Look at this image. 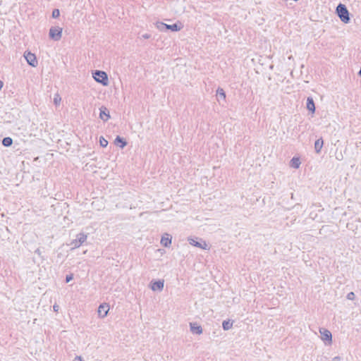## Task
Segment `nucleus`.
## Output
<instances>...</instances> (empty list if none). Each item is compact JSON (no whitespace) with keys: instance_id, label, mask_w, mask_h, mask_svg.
<instances>
[{"instance_id":"nucleus-1","label":"nucleus","mask_w":361,"mask_h":361,"mask_svg":"<svg viewBox=\"0 0 361 361\" xmlns=\"http://www.w3.org/2000/svg\"><path fill=\"white\" fill-rule=\"evenodd\" d=\"M336 13L343 23H348L350 22V13L345 5L341 3L338 4L336 8Z\"/></svg>"},{"instance_id":"nucleus-2","label":"nucleus","mask_w":361,"mask_h":361,"mask_svg":"<svg viewBox=\"0 0 361 361\" xmlns=\"http://www.w3.org/2000/svg\"><path fill=\"white\" fill-rule=\"evenodd\" d=\"M93 78L102 85H107L109 79L106 72L103 71L96 70L92 73Z\"/></svg>"},{"instance_id":"nucleus-3","label":"nucleus","mask_w":361,"mask_h":361,"mask_svg":"<svg viewBox=\"0 0 361 361\" xmlns=\"http://www.w3.org/2000/svg\"><path fill=\"white\" fill-rule=\"evenodd\" d=\"M188 241L191 245L201 248L202 250L209 249L208 244L202 238H188Z\"/></svg>"},{"instance_id":"nucleus-4","label":"nucleus","mask_w":361,"mask_h":361,"mask_svg":"<svg viewBox=\"0 0 361 361\" xmlns=\"http://www.w3.org/2000/svg\"><path fill=\"white\" fill-rule=\"evenodd\" d=\"M63 29L60 27H51L49 29V37L54 41H59L61 39L62 36Z\"/></svg>"},{"instance_id":"nucleus-5","label":"nucleus","mask_w":361,"mask_h":361,"mask_svg":"<svg viewBox=\"0 0 361 361\" xmlns=\"http://www.w3.org/2000/svg\"><path fill=\"white\" fill-rule=\"evenodd\" d=\"M24 57L27 61V63L32 67H37L38 65V61L37 60L35 54L31 53L30 51H25Z\"/></svg>"},{"instance_id":"nucleus-6","label":"nucleus","mask_w":361,"mask_h":361,"mask_svg":"<svg viewBox=\"0 0 361 361\" xmlns=\"http://www.w3.org/2000/svg\"><path fill=\"white\" fill-rule=\"evenodd\" d=\"M87 240V235L83 233H80L76 235V238L72 240L71 245L73 248L79 247Z\"/></svg>"},{"instance_id":"nucleus-7","label":"nucleus","mask_w":361,"mask_h":361,"mask_svg":"<svg viewBox=\"0 0 361 361\" xmlns=\"http://www.w3.org/2000/svg\"><path fill=\"white\" fill-rule=\"evenodd\" d=\"M149 286H150V288L154 291H156V290L161 291L164 289V281L161 280V279H159L157 281L152 280L150 282Z\"/></svg>"},{"instance_id":"nucleus-8","label":"nucleus","mask_w":361,"mask_h":361,"mask_svg":"<svg viewBox=\"0 0 361 361\" xmlns=\"http://www.w3.org/2000/svg\"><path fill=\"white\" fill-rule=\"evenodd\" d=\"M109 311V305L107 303H102L98 307V316L100 318L106 317Z\"/></svg>"},{"instance_id":"nucleus-9","label":"nucleus","mask_w":361,"mask_h":361,"mask_svg":"<svg viewBox=\"0 0 361 361\" xmlns=\"http://www.w3.org/2000/svg\"><path fill=\"white\" fill-rule=\"evenodd\" d=\"M111 118L109 109L104 106H102L99 108V118L103 121L106 122Z\"/></svg>"},{"instance_id":"nucleus-10","label":"nucleus","mask_w":361,"mask_h":361,"mask_svg":"<svg viewBox=\"0 0 361 361\" xmlns=\"http://www.w3.org/2000/svg\"><path fill=\"white\" fill-rule=\"evenodd\" d=\"M319 332L321 334L322 339L324 341H328L330 343L332 341V334L330 331L326 329H320Z\"/></svg>"},{"instance_id":"nucleus-11","label":"nucleus","mask_w":361,"mask_h":361,"mask_svg":"<svg viewBox=\"0 0 361 361\" xmlns=\"http://www.w3.org/2000/svg\"><path fill=\"white\" fill-rule=\"evenodd\" d=\"M306 108L312 114H314L316 111L315 104L312 97H308L306 102Z\"/></svg>"},{"instance_id":"nucleus-12","label":"nucleus","mask_w":361,"mask_h":361,"mask_svg":"<svg viewBox=\"0 0 361 361\" xmlns=\"http://www.w3.org/2000/svg\"><path fill=\"white\" fill-rule=\"evenodd\" d=\"M190 331L193 334L200 335L202 334V328L197 323H190Z\"/></svg>"},{"instance_id":"nucleus-13","label":"nucleus","mask_w":361,"mask_h":361,"mask_svg":"<svg viewBox=\"0 0 361 361\" xmlns=\"http://www.w3.org/2000/svg\"><path fill=\"white\" fill-rule=\"evenodd\" d=\"M114 144L119 147L121 149H123L127 145L128 142L126 139L119 135H117L114 140Z\"/></svg>"},{"instance_id":"nucleus-14","label":"nucleus","mask_w":361,"mask_h":361,"mask_svg":"<svg viewBox=\"0 0 361 361\" xmlns=\"http://www.w3.org/2000/svg\"><path fill=\"white\" fill-rule=\"evenodd\" d=\"M171 236L169 234L166 233L165 235H163L161 239V244L166 247H168L171 244Z\"/></svg>"},{"instance_id":"nucleus-15","label":"nucleus","mask_w":361,"mask_h":361,"mask_svg":"<svg viewBox=\"0 0 361 361\" xmlns=\"http://www.w3.org/2000/svg\"><path fill=\"white\" fill-rule=\"evenodd\" d=\"M182 28H183V25H182L181 23H180V22L173 23L172 25L167 24V30H171L172 32L180 31Z\"/></svg>"},{"instance_id":"nucleus-16","label":"nucleus","mask_w":361,"mask_h":361,"mask_svg":"<svg viewBox=\"0 0 361 361\" xmlns=\"http://www.w3.org/2000/svg\"><path fill=\"white\" fill-rule=\"evenodd\" d=\"M300 164L301 162L299 157H294L290 161V166L295 169H298L300 167Z\"/></svg>"},{"instance_id":"nucleus-17","label":"nucleus","mask_w":361,"mask_h":361,"mask_svg":"<svg viewBox=\"0 0 361 361\" xmlns=\"http://www.w3.org/2000/svg\"><path fill=\"white\" fill-rule=\"evenodd\" d=\"M216 98L219 102L226 101V92L221 87H218L216 90Z\"/></svg>"},{"instance_id":"nucleus-18","label":"nucleus","mask_w":361,"mask_h":361,"mask_svg":"<svg viewBox=\"0 0 361 361\" xmlns=\"http://www.w3.org/2000/svg\"><path fill=\"white\" fill-rule=\"evenodd\" d=\"M324 145L322 137L317 139L314 142V150L317 153H319Z\"/></svg>"},{"instance_id":"nucleus-19","label":"nucleus","mask_w":361,"mask_h":361,"mask_svg":"<svg viewBox=\"0 0 361 361\" xmlns=\"http://www.w3.org/2000/svg\"><path fill=\"white\" fill-rule=\"evenodd\" d=\"M233 321L231 319L224 320L222 322V328L224 331L231 329L233 326Z\"/></svg>"},{"instance_id":"nucleus-20","label":"nucleus","mask_w":361,"mask_h":361,"mask_svg":"<svg viewBox=\"0 0 361 361\" xmlns=\"http://www.w3.org/2000/svg\"><path fill=\"white\" fill-rule=\"evenodd\" d=\"M1 143H2V145L6 147H11L13 144V139L10 137H4L1 141Z\"/></svg>"},{"instance_id":"nucleus-21","label":"nucleus","mask_w":361,"mask_h":361,"mask_svg":"<svg viewBox=\"0 0 361 361\" xmlns=\"http://www.w3.org/2000/svg\"><path fill=\"white\" fill-rule=\"evenodd\" d=\"M156 27L160 32H166L167 31V24L162 23V22H157L156 23Z\"/></svg>"},{"instance_id":"nucleus-22","label":"nucleus","mask_w":361,"mask_h":361,"mask_svg":"<svg viewBox=\"0 0 361 361\" xmlns=\"http://www.w3.org/2000/svg\"><path fill=\"white\" fill-rule=\"evenodd\" d=\"M99 144L101 147H106L108 145V141L102 136L99 137Z\"/></svg>"},{"instance_id":"nucleus-23","label":"nucleus","mask_w":361,"mask_h":361,"mask_svg":"<svg viewBox=\"0 0 361 361\" xmlns=\"http://www.w3.org/2000/svg\"><path fill=\"white\" fill-rule=\"evenodd\" d=\"M60 16V11L58 8H54L52 11L51 16L53 18H57Z\"/></svg>"},{"instance_id":"nucleus-24","label":"nucleus","mask_w":361,"mask_h":361,"mask_svg":"<svg viewBox=\"0 0 361 361\" xmlns=\"http://www.w3.org/2000/svg\"><path fill=\"white\" fill-rule=\"evenodd\" d=\"M61 100V97L59 96V94H56L54 98V104L56 106L59 105L60 104Z\"/></svg>"},{"instance_id":"nucleus-25","label":"nucleus","mask_w":361,"mask_h":361,"mask_svg":"<svg viewBox=\"0 0 361 361\" xmlns=\"http://www.w3.org/2000/svg\"><path fill=\"white\" fill-rule=\"evenodd\" d=\"M346 298L349 300H353L355 298V295L353 292H350L347 294Z\"/></svg>"},{"instance_id":"nucleus-26","label":"nucleus","mask_w":361,"mask_h":361,"mask_svg":"<svg viewBox=\"0 0 361 361\" xmlns=\"http://www.w3.org/2000/svg\"><path fill=\"white\" fill-rule=\"evenodd\" d=\"M73 279V274H70L66 276V283H69L71 281H72Z\"/></svg>"},{"instance_id":"nucleus-27","label":"nucleus","mask_w":361,"mask_h":361,"mask_svg":"<svg viewBox=\"0 0 361 361\" xmlns=\"http://www.w3.org/2000/svg\"><path fill=\"white\" fill-rule=\"evenodd\" d=\"M35 253L37 254L39 257H40L42 259H44L42 255V251H41L40 248H37L35 250Z\"/></svg>"},{"instance_id":"nucleus-28","label":"nucleus","mask_w":361,"mask_h":361,"mask_svg":"<svg viewBox=\"0 0 361 361\" xmlns=\"http://www.w3.org/2000/svg\"><path fill=\"white\" fill-rule=\"evenodd\" d=\"M150 37H151V35H149L148 33H145L142 35V38L145 39H149Z\"/></svg>"},{"instance_id":"nucleus-29","label":"nucleus","mask_w":361,"mask_h":361,"mask_svg":"<svg viewBox=\"0 0 361 361\" xmlns=\"http://www.w3.org/2000/svg\"><path fill=\"white\" fill-rule=\"evenodd\" d=\"M53 310L54 312H57L59 310V306L56 304L53 305Z\"/></svg>"},{"instance_id":"nucleus-30","label":"nucleus","mask_w":361,"mask_h":361,"mask_svg":"<svg viewBox=\"0 0 361 361\" xmlns=\"http://www.w3.org/2000/svg\"><path fill=\"white\" fill-rule=\"evenodd\" d=\"M75 360L78 361H84L81 356H76Z\"/></svg>"},{"instance_id":"nucleus-31","label":"nucleus","mask_w":361,"mask_h":361,"mask_svg":"<svg viewBox=\"0 0 361 361\" xmlns=\"http://www.w3.org/2000/svg\"><path fill=\"white\" fill-rule=\"evenodd\" d=\"M340 360H341L340 357L336 356V357H334L332 359V361H339Z\"/></svg>"},{"instance_id":"nucleus-32","label":"nucleus","mask_w":361,"mask_h":361,"mask_svg":"<svg viewBox=\"0 0 361 361\" xmlns=\"http://www.w3.org/2000/svg\"><path fill=\"white\" fill-rule=\"evenodd\" d=\"M4 86V82L0 80V90L2 89Z\"/></svg>"},{"instance_id":"nucleus-33","label":"nucleus","mask_w":361,"mask_h":361,"mask_svg":"<svg viewBox=\"0 0 361 361\" xmlns=\"http://www.w3.org/2000/svg\"><path fill=\"white\" fill-rule=\"evenodd\" d=\"M358 75L360 77H361V66H360V71H358Z\"/></svg>"}]
</instances>
